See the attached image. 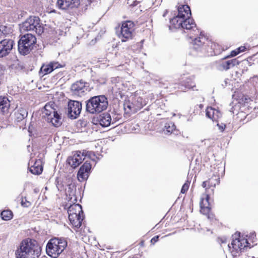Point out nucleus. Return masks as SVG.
I'll return each mask as SVG.
<instances>
[{
	"mask_svg": "<svg viewBox=\"0 0 258 258\" xmlns=\"http://www.w3.org/2000/svg\"><path fill=\"white\" fill-rule=\"evenodd\" d=\"M183 21V20L182 19H180L178 16H176L173 18L170 19V23L171 26H169V28L171 29V27L175 29L182 28Z\"/></svg>",
	"mask_w": 258,
	"mask_h": 258,
	"instance_id": "nucleus-26",
	"label": "nucleus"
},
{
	"mask_svg": "<svg viewBox=\"0 0 258 258\" xmlns=\"http://www.w3.org/2000/svg\"><path fill=\"white\" fill-rule=\"evenodd\" d=\"M165 15H166V14H164L163 15V17H165Z\"/></svg>",
	"mask_w": 258,
	"mask_h": 258,
	"instance_id": "nucleus-50",
	"label": "nucleus"
},
{
	"mask_svg": "<svg viewBox=\"0 0 258 258\" xmlns=\"http://www.w3.org/2000/svg\"><path fill=\"white\" fill-rule=\"evenodd\" d=\"M238 63V60L235 58L228 60H220L216 62V68L220 71H227Z\"/></svg>",
	"mask_w": 258,
	"mask_h": 258,
	"instance_id": "nucleus-16",
	"label": "nucleus"
},
{
	"mask_svg": "<svg viewBox=\"0 0 258 258\" xmlns=\"http://www.w3.org/2000/svg\"><path fill=\"white\" fill-rule=\"evenodd\" d=\"M202 186L204 187V188H205L206 187V186L207 185L209 186V180H207V181H204L203 183H202Z\"/></svg>",
	"mask_w": 258,
	"mask_h": 258,
	"instance_id": "nucleus-43",
	"label": "nucleus"
},
{
	"mask_svg": "<svg viewBox=\"0 0 258 258\" xmlns=\"http://www.w3.org/2000/svg\"><path fill=\"white\" fill-rule=\"evenodd\" d=\"M19 26L21 33L32 31L39 35L42 34L44 30L43 25L41 22L40 18L34 16H30L20 24Z\"/></svg>",
	"mask_w": 258,
	"mask_h": 258,
	"instance_id": "nucleus-4",
	"label": "nucleus"
},
{
	"mask_svg": "<svg viewBox=\"0 0 258 258\" xmlns=\"http://www.w3.org/2000/svg\"><path fill=\"white\" fill-rule=\"evenodd\" d=\"M132 99L137 110H139L140 109L143 107L144 103L142 97L139 96H135L133 97Z\"/></svg>",
	"mask_w": 258,
	"mask_h": 258,
	"instance_id": "nucleus-29",
	"label": "nucleus"
},
{
	"mask_svg": "<svg viewBox=\"0 0 258 258\" xmlns=\"http://www.w3.org/2000/svg\"><path fill=\"white\" fill-rule=\"evenodd\" d=\"M130 105L131 107H135L133 109V112H137L138 110L136 109V107L134 104L133 99H132V102L130 101Z\"/></svg>",
	"mask_w": 258,
	"mask_h": 258,
	"instance_id": "nucleus-39",
	"label": "nucleus"
},
{
	"mask_svg": "<svg viewBox=\"0 0 258 258\" xmlns=\"http://www.w3.org/2000/svg\"><path fill=\"white\" fill-rule=\"evenodd\" d=\"M217 126L219 127V129L221 131L223 132L226 127L225 124L222 123L221 124H217Z\"/></svg>",
	"mask_w": 258,
	"mask_h": 258,
	"instance_id": "nucleus-37",
	"label": "nucleus"
},
{
	"mask_svg": "<svg viewBox=\"0 0 258 258\" xmlns=\"http://www.w3.org/2000/svg\"><path fill=\"white\" fill-rule=\"evenodd\" d=\"M84 217L83 215H69V219L71 224L75 227L79 228L82 225V222Z\"/></svg>",
	"mask_w": 258,
	"mask_h": 258,
	"instance_id": "nucleus-22",
	"label": "nucleus"
},
{
	"mask_svg": "<svg viewBox=\"0 0 258 258\" xmlns=\"http://www.w3.org/2000/svg\"><path fill=\"white\" fill-rule=\"evenodd\" d=\"M189 186V182L187 181L182 186L181 189V193L184 194L188 189Z\"/></svg>",
	"mask_w": 258,
	"mask_h": 258,
	"instance_id": "nucleus-35",
	"label": "nucleus"
},
{
	"mask_svg": "<svg viewBox=\"0 0 258 258\" xmlns=\"http://www.w3.org/2000/svg\"><path fill=\"white\" fill-rule=\"evenodd\" d=\"M41 248L36 241L30 238L23 240L15 252L16 258H38Z\"/></svg>",
	"mask_w": 258,
	"mask_h": 258,
	"instance_id": "nucleus-1",
	"label": "nucleus"
},
{
	"mask_svg": "<svg viewBox=\"0 0 258 258\" xmlns=\"http://www.w3.org/2000/svg\"><path fill=\"white\" fill-rule=\"evenodd\" d=\"M201 212L207 215L210 211V207L209 203V196L208 194H204L202 195L200 201Z\"/></svg>",
	"mask_w": 258,
	"mask_h": 258,
	"instance_id": "nucleus-18",
	"label": "nucleus"
},
{
	"mask_svg": "<svg viewBox=\"0 0 258 258\" xmlns=\"http://www.w3.org/2000/svg\"><path fill=\"white\" fill-rule=\"evenodd\" d=\"M134 27V23L131 21H127L122 23L119 33L118 34V37L122 41L125 42L132 38Z\"/></svg>",
	"mask_w": 258,
	"mask_h": 258,
	"instance_id": "nucleus-8",
	"label": "nucleus"
},
{
	"mask_svg": "<svg viewBox=\"0 0 258 258\" xmlns=\"http://www.w3.org/2000/svg\"><path fill=\"white\" fill-rule=\"evenodd\" d=\"M237 49V51H239V53H240L241 52L244 51L245 49V47L244 46H241V47H239V48H238Z\"/></svg>",
	"mask_w": 258,
	"mask_h": 258,
	"instance_id": "nucleus-42",
	"label": "nucleus"
},
{
	"mask_svg": "<svg viewBox=\"0 0 258 258\" xmlns=\"http://www.w3.org/2000/svg\"><path fill=\"white\" fill-rule=\"evenodd\" d=\"M4 73V70L3 69V67L0 65V77Z\"/></svg>",
	"mask_w": 258,
	"mask_h": 258,
	"instance_id": "nucleus-44",
	"label": "nucleus"
},
{
	"mask_svg": "<svg viewBox=\"0 0 258 258\" xmlns=\"http://www.w3.org/2000/svg\"><path fill=\"white\" fill-rule=\"evenodd\" d=\"M138 2H137V1H135L133 3V4H132V5L133 6H136L138 4Z\"/></svg>",
	"mask_w": 258,
	"mask_h": 258,
	"instance_id": "nucleus-46",
	"label": "nucleus"
},
{
	"mask_svg": "<svg viewBox=\"0 0 258 258\" xmlns=\"http://www.w3.org/2000/svg\"><path fill=\"white\" fill-rule=\"evenodd\" d=\"M229 56H227V57H225V58H228Z\"/></svg>",
	"mask_w": 258,
	"mask_h": 258,
	"instance_id": "nucleus-49",
	"label": "nucleus"
},
{
	"mask_svg": "<svg viewBox=\"0 0 258 258\" xmlns=\"http://www.w3.org/2000/svg\"><path fill=\"white\" fill-rule=\"evenodd\" d=\"M91 169V165L88 161H86L80 167L77 175V177L80 181H83L86 180Z\"/></svg>",
	"mask_w": 258,
	"mask_h": 258,
	"instance_id": "nucleus-15",
	"label": "nucleus"
},
{
	"mask_svg": "<svg viewBox=\"0 0 258 258\" xmlns=\"http://www.w3.org/2000/svg\"><path fill=\"white\" fill-rule=\"evenodd\" d=\"M2 218L5 221H8L12 219L13 213L10 210H4L1 214Z\"/></svg>",
	"mask_w": 258,
	"mask_h": 258,
	"instance_id": "nucleus-30",
	"label": "nucleus"
},
{
	"mask_svg": "<svg viewBox=\"0 0 258 258\" xmlns=\"http://www.w3.org/2000/svg\"><path fill=\"white\" fill-rule=\"evenodd\" d=\"M135 107H131L130 105V101H126L124 103V109L125 111L129 112H133V109Z\"/></svg>",
	"mask_w": 258,
	"mask_h": 258,
	"instance_id": "nucleus-33",
	"label": "nucleus"
},
{
	"mask_svg": "<svg viewBox=\"0 0 258 258\" xmlns=\"http://www.w3.org/2000/svg\"><path fill=\"white\" fill-rule=\"evenodd\" d=\"M82 110V104L81 102L70 100L68 103V116L71 119H76L80 115Z\"/></svg>",
	"mask_w": 258,
	"mask_h": 258,
	"instance_id": "nucleus-11",
	"label": "nucleus"
},
{
	"mask_svg": "<svg viewBox=\"0 0 258 258\" xmlns=\"http://www.w3.org/2000/svg\"><path fill=\"white\" fill-rule=\"evenodd\" d=\"M15 45L14 41L11 39H4L0 41V58L8 55Z\"/></svg>",
	"mask_w": 258,
	"mask_h": 258,
	"instance_id": "nucleus-13",
	"label": "nucleus"
},
{
	"mask_svg": "<svg viewBox=\"0 0 258 258\" xmlns=\"http://www.w3.org/2000/svg\"><path fill=\"white\" fill-rule=\"evenodd\" d=\"M158 236H155L151 239V241L152 242L153 241H154L155 242H156L158 240Z\"/></svg>",
	"mask_w": 258,
	"mask_h": 258,
	"instance_id": "nucleus-45",
	"label": "nucleus"
},
{
	"mask_svg": "<svg viewBox=\"0 0 258 258\" xmlns=\"http://www.w3.org/2000/svg\"><path fill=\"white\" fill-rule=\"evenodd\" d=\"M56 5L61 10H69L77 8L80 5L79 0H57Z\"/></svg>",
	"mask_w": 258,
	"mask_h": 258,
	"instance_id": "nucleus-14",
	"label": "nucleus"
},
{
	"mask_svg": "<svg viewBox=\"0 0 258 258\" xmlns=\"http://www.w3.org/2000/svg\"><path fill=\"white\" fill-rule=\"evenodd\" d=\"M206 116L213 121H217L222 116L220 111L212 107H208L206 111Z\"/></svg>",
	"mask_w": 258,
	"mask_h": 258,
	"instance_id": "nucleus-20",
	"label": "nucleus"
},
{
	"mask_svg": "<svg viewBox=\"0 0 258 258\" xmlns=\"http://www.w3.org/2000/svg\"><path fill=\"white\" fill-rule=\"evenodd\" d=\"M67 245L68 242L64 238H52L48 242L46 251L48 255L56 258L63 251Z\"/></svg>",
	"mask_w": 258,
	"mask_h": 258,
	"instance_id": "nucleus-3",
	"label": "nucleus"
},
{
	"mask_svg": "<svg viewBox=\"0 0 258 258\" xmlns=\"http://www.w3.org/2000/svg\"><path fill=\"white\" fill-rule=\"evenodd\" d=\"M36 42V38L32 34L28 33L22 36L18 43L19 52L24 55L28 54L33 49Z\"/></svg>",
	"mask_w": 258,
	"mask_h": 258,
	"instance_id": "nucleus-5",
	"label": "nucleus"
},
{
	"mask_svg": "<svg viewBox=\"0 0 258 258\" xmlns=\"http://www.w3.org/2000/svg\"><path fill=\"white\" fill-rule=\"evenodd\" d=\"M111 117L109 113L105 112L100 115L98 121L103 127H107L111 123Z\"/></svg>",
	"mask_w": 258,
	"mask_h": 258,
	"instance_id": "nucleus-21",
	"label": "nucleus"
},
{
	"mask_svg": "<svg viewBox=\"0 0 258 258\" xmlns=\"http://www.w3.org/2000/svg\"><path fill=\"white\" fill-rule=\"evenodd\" d=\"M228 248H229V250H231V246L230 244H228Z\"/></svg>",
	"mask_w": 258,
	"mask_h": 258,
	"instance_id": "nucleus-48",
	"label": "nucleus"
},
{
	"mask_svg": "<svg viewBox=\"0 0 258 258\" xmlns=\"http://www.w3.org/2000/svg\"><path fill=\"white\" fill-rule=\"evenodd\" d=\"M16 119L18 122L21 121L28 115V111L24 108H20L15 113Z\"/></svg>",
	"mask_w": 258,
	"mask_h": 258,
	"instance_id": "nucleus-27",
	"label": "nucleus"
},
{
	"mask_svg": "<svg viewBox=\"0 0 258 258\" xmlns=\"http://www.w3.org/2000/svg\"><path fill=\"white\" fill-rule=\"evenodd\" d=\"M192 45L195 50L206 53L211 52L213 43L205 36L200 34L199 37L195 38Z\"/></svg>",
	"mask_w": 258,
	"mask_h": 258,
	"instance_id": "nucleus-6",
	"label": "nucleus"
},
{
	"mask_svg": "<svg viewBox=\"0 0 258 258\" xmlns=\"http://www.w3.org/2000/svg\"><path fill=\"white\" fill-rule=\"evenodd\" d=\"M63 67V66L59 64L58 62L52 61L48 64H43L40 69V73H41L43 75H47L52 72L53 70L62 68Z\"/></svg>",
	"mask_w": 258,
	"mask_h": 258,
	"instance_id": "nucleus-17",
	"label": "nucleus"
},
{
	"mask_svg": "<svg viewBox=\"0 0 258 258\" xmlns=\"http://www.w3.org/2000/svg\"><path fill=\"white\" fill-rule=\"evenodd\" d=\"M191 15L189 7L188 5H181L178 8V16L179 18L184 20L189 18Z\"/></svg>",
	"mask_w": 258,
	"mask_h": 258,
	"instance_id": "nucleus-19",
	"label": "nucleus"
},
{
	"mask_svg": "<svg viewBox=\"0 0 258 258\" xmlns=\"http://www.w3.org/2000/svg\"><path fill=\"white\" fill-rule=\"evenodd\" d=\"M88 152L83 150V152L77 151L74 152L72 156L68 158V164L73 168L77 167L85 160V157L87 156H90V154L88 155Z\"/></svg>",
	"mask_w": 258,
	"mask_h": 258,
	"instance_id": "nucleus-10",
	"label": "nucleus"
},
{
	"mask_svg": "<svg viewBox=\"0 0 258 258\" xmlns=\"http://www.w3.org/2000/svg\"><path fill=\"white\" fill-rule=\"evenodd\" d=\"M233 240L231 243V245L233 248L231 251L232 255L236 256L237 254L245 247L248 246L249 244L247 239L241 238L240 237V233H235L232 235Z\"/></svg>",
	"mask_w": 258,
	"mask_h": 258,
	"instance_id": "nucleus-9",
	"label": "nucleus"
},
{
	"mask_svg": "<svg viewBox=\"0 0 258 258\" xmlns=\"http://www.w3.org/2000/svg\"><path fill=\"white\" fill-rule=\"evenodd\" d=\"M193 83H191V84H188V83L185 85V87L187 88H193L195 86V85L194 84H192Z\"/></svg>",
	"mask_w": 258,
	"mask_h": 258,
	"instance_id": "nucleus-41",
	"label": "nucleus"
},
{
	"mask_svg": "<svg viewBox=\"0 0 258 258\" xmlns=\"http://www.w3.org/2000/svg\"><path fill=\"white\" fill-rule=\"evenodd\" d=\"M21 204L22 206L25 208H28L30 207L31 205V203L29 201H27L26 198H22Z\"/></svg>",
	"mask_w": 258,
	"mask_h": 258,
	"instance_id": "nucleus-34",
	"label": "nucleus"
},
{
	"mask_svg": "<svg viewBox=\"0 0 258 258\" xmlns=\"http://www.w3.org/2000/svg\"><path fill=\"white\" fill-rule=\"evenodd\" d=\"M182 29L193 31L194 32H196L195 29L197 30L196 23L194 20L190 18V17L183 20Z\"/></svg>",
	"mask_w": 258,
	"mask_h": 258,
	"instance_id": "nucleus-24",
	"label": "nucleus"
},
{
	"mask_svg": "<svg viewBox=\"0 0 258 258\" xmlns=\"http://www.w3.org/2000/svg\"><path fill=\"white\" fill-rule=\"evenodd\" d=\"M239 53V51H237V49L233 50L231 52L230 56L232 57L235 56Z\"/></svg>",
	"mask_w": 258,
	"mask_h": 258,
	"instance_id": "nucleus-38",
	"label": "nucleus"
},
{
	"mask_svg": "<svg viewBox=\"0 0 258 258\" xmlns=\"http://www.w3.org/2000/svg\"><path fill=\"white\" fill-rule=\"evenodd\" d=\"M256 236L255 235V233L254 232V233H251V237H255Z\"/></svg>",
	"mask_w": 258,
	"mask_h": 258,
	"instance_id": "nucleus-47",
	"label": "nucleus"
},
{
	"mask_svg": "<svg viewBox=\"0 0 258 258\" xmlns=\"http://www.w3.org/2000/svg\"><path fill=\"white\" fill-rule=\"evenodd\" d=\"M69 215H83L82 206L79 204H73L71 205L68 210Z\"/></svg>",
	"mask_w": 258,
	"mask_h": 258,
	"instance_id": "nucleus-25",
	"label": "nucleus"
},
{
	"mask_svg": "<svg viewBox=\"0 0 258 258\" xmlns=\"http://www.w3.org/2000/svg\"><path fill=\"white\" fill-rule=\"evenodd\" d=\"M165 133L167 134H171L175 130L176 126L174 123L172 122H169L168 123H166L165 125Z\"/></svg>",
	"mask_w": 258,
	"mask_h": 258,
	"instance_id": "nucleus-31",
	"label": "nucleus"
},
{
	"mask_svg": "<svg viewBox=\"0 0 258 258\" xmlns=\"http://www.w3.org/2000/svg\"><path fill=\"white\" fill-rule=\"evenodd\" d=\"M220 182V178L219 176L214 175L212 177L209 179V187L213 186L215 187L216 184H218Z\"/></svg>",
	"mask_w": 258,
	"mask_h": 258,
	"instance_id": "nucleus-32",
	"label": "nucleus"
},
{
	"mask_svg": "<svg viewBox=\"0 0 258 258\" xmlns=\"http://www.w3.org/2000/svg\"><path fill=\"white\" fill-rule=\"evenodd\" d=\"M74 186L72 185H69L68 186V189L67 192L70 196H73L75 194V190H74Z\"/></svg>",
	"mask_w": 258,
	"mask_h": 258,
	"instance_id": "nucleus-36",
	"label": "nucleus"
},
{
	"mask_svg": "<svg viewBox=\"0 0 258 258\" xmlns=\"http://www.w3.org/2000/svg\"><path fill=\"white\" fill-rule=\"evenodd\" d=\"M42 167L40 165V162L36 161L33 166H31L30 168V171L33 174H40L42 172Z\"/></svg>",
	"mask_w": 258,
	"mask_h": 258,
	"instance_id": "nucleus-28",
	"label": "nucleus"
},
{
	"mask_svg": "<svg viewBox=\"0 0 258 258\" xmlns=\"http://www.w3.org/2000/svg\"><path fill=\"white\" fill-rule=\"evenodd\" d=\"M71 90L74 95L81 97L90 90L88 83L81 80L72 85Z\"/></svg>",
	"mask_w": 258,
	"mask_h": 258,
	"instance_id": "nucleus-12",
	"label": "nucleus"
},
{
	"mask_svg": "<svg viewBox=\"0 0 258 258\" xmlns=\"http://www.w3.org/2000/svg\"><path fill=\"white\" fill-rule=\"evenodd\" d=\"M108 100L104 95L91 97L86 101V111L91 114L100 113L105 110L108 106Z\"/></svg>",
	"mask_w": 258,
	"mask_h": 258,
	"instance_id": "nucleus-2",
	"label": "nucleus"
},
{
	"mask_svg": "<svg viewBox=\"0 0 258 258\" xmlns=\"http://www.w3.org/2000/svg\"><path fill=\"white\" fill-rule=\"evenodd\" d=\"M22 17V16L21 15L19 14H15L14 18V21H17V20H19L20 18Z\"/></svg>",
	"mask_w": 258,
	"mask_h": 258,
	"instance_id": "nucleus-40",
	"label": "nucleus"
},
{
	"mask_svg": "<svg viewBox=\"0 0 258 258\" xmlns=\"http://www.w3.org/2000/svg\"><path fill=\"white\" fill-rule=\"evenodd\" d=\"M53 104L50 103L46 104L44 106L45 111L44 113L46 116V120L48 122H51L53 126H58L61 122V117L57 113L55 109L52 106Z\"/></svg>",
	"mask_w": 258,
	"mask_h": 258,
	"instance_id": "nucleus-7",
	"label": "nucleus"
},
{
	"mask_svg": "<svg viewBox=\"0 0 258 258\" xmlns=\"http://www.w3.org/2000/svg\"><path fill=\"white\" fill-rule=\"evenodd\" d=\"M10 107V101L6 97H0V112L7 113Z\"/></svg>",
	"mask_w": 258,
	"mask_h": 258,
	"instance_id": "nucleus-23",
	"label": "nucleus"
}]
</instances>
